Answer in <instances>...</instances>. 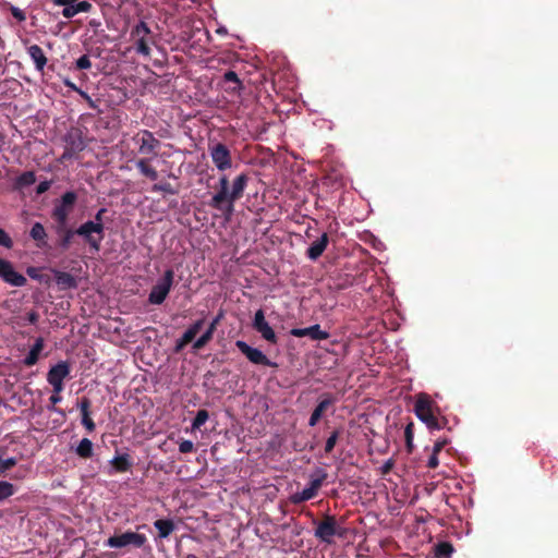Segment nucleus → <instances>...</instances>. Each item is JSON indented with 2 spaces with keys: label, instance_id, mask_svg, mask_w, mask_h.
<instances>
[{
  "label": "nucleus",
  "instance_id": "obj_1",
  "mask_svg": "<svg viewBox=\"0 0 558 558\" xmlns=\"http://www.w3.org/2000/svg\"><path fill=\"white\" fill-rule=\"evenodd\" d=\"M248 180V174L242 172L230 184L226 174L220 175L217 184L214 186L216 192L208 202V206L220 211L223 218L229 221L234 213L235 203L244 195Z\"/></svg>",
  "mask_w": 558,
  "mask_h": 558
},
{
  "label": "nucleus",
  "instance_id": "obj_2",
  "mask_svg": "<svg viewBox=\"0 0 558 558\" xmlns=\"http://www.w3.org/2000/svg\"><path fill=\"white\" fill-rule=\"evenodd\" d=\"M52 229L58 235L57 247L63 252L70 248L75 235L82 236L93 251H99V238L92 239V232L100 230L99 226L97 225H93L92 222H84L76 229L69 227V225L52 227Z\"/></svg>",
  "mask_w": 558,
  "mask_h": 558
},
{
  "label": "nucleus",
  "instance_id": "obj_3",
  "mask_svg": "<svg viewBox=\"0 0 558 558\" xmlns=\"http://www.w3.org/2000/svg\"><path fill=\"white\" fill-rule=\"evenodd\" d=\"M415 415L426 424L429 429L439 430L445 427L446 418L439 421L434 414V402L426 393H420L414 404Z\"/></svg>",
  "mask_w": 558,
  "mask_h": 558
},
{
  "label": "nucleus",
  "instance_id": "obj_4",
  "mask_svg": "<svg viewBox=\"0 0 558 558\" xmlns=\"http://www.w3.org/2000/svg\"><path fill=\"white\" fill-rule=\"evenodd\" d=\"M130 39L138 54L150 56L151 45H155V36L145 21L141 20L132 27Z\"/></svg>",
  "mask_w": 558,
  "mask_h": 558
},
{
  "label": "nucleus",
  "instance_id": "obj_5",
  "mask_svg": "<svg viewBox=\"0 0 558 558\" xmlns=\"http://www.w3.org/2000/svg\"><path fill=\"white\" fill-rule=\"evenodd\" d=\"M347 529L338 524L335 515L324 514L323 519L316 523L314 535L320 542L331 544L333 537H344Z\"/></svg>",
  "mask_w": 558,
  "mask_h": 558
},
{
  "label": "nucleus",
  "instance_id": "obj_6",
  "mask_svg": "<svg viewBox=\"0 0 558 558\" xmlns=\"http://www.w3.org/2000/svg\"><path fill=\"white\" fill-rule=\"evenodd\" d=\"M64 150L60 157V161H68L76 158L86 147L83 132L78 128H71L63 136Z\"/></svg>",
  "mask_w": 558,
  "mask_h": 558
},
{
  "label": "nucleus",
  "instance_id": "obj_7",
  "mask_svg": "<svg viewBox=\"0 0 558 558\" xmlns=\"http://www.w3.org/2000/svg\"><path fill=\"white\" fill-rule=\"evenodd\" d=\"M76 199L77 195L73 191H68L61 196L60 202L54 205L51 211V218L54 221L52 227L68 225L69 216L73 210Z\"/></svg>",
  "mask_w": 558,
  "mask_h": 558
},
{
  "label": "nucleus",
  "instance_id": "obj_8",
  "mask_svg": "<svg viewBox=\"0 0 558 558\" xmlns=\"http://www.w3.org/2000/svg\"><path fill=\"white\" fill-rule=\"evenodd\" d=\"M173 280L174 271L172 269H167L163 272L161 279H159L157 283L151 288L148 295V302L154 305L162 304L172 288Z\"/></svg>",
  "mask_w": 558,
  "mask_h": 558
},
{
  "label": "nucleus",
  "instance_id": "obj_9",
  "mask_svg": "<svg viewBox=\"0 0 558 558\" xmlns=\"http://www.w3.org/2000/svg\"><path fill=\"white\" fill-rule=\"evenodd\" d=\"M146 542L147 538L144 534L126 531L120 535L110 536L106 541V546L110 548H122L132 545L135 548H141Z\"/></svg>",
  "mask_w": 558,
  "mask_h": 558
},
{
  "label": "nucleus",
  "instance_id": "obj_10",
  "mask_svg": "<svg viewBox=\"0 0 558 558\" xmlns=\"http://www.w3.org/2000/svg\"><path fill=\"white\" fill-rule=\"evenodd\" d=\"M133 141L138 145V154L141 155H158L157 150L161 143L155 137L154 133L148 130H141L133 136Z\"/></svg>",
  "mask_w": 558,
  "mask_h": 558
},
{
  "label": "nucleus",
  "instance_id": "obj_11",
  "mask_svg": "<svg viewBox=\"0 0 558 558\" xmlns=\"http://www.w3.org/2000/svg\"><path fill=\"white\" fill-rule=\"evenodd\" d=\"M70 372L71 365L68 361H60L49 369L47 381L52 386L53 392H62L64 388L63 380L70 375Z\"/></svg>",
  "mask_w": 558,
  "mask_h": 558
},
{
  "label": "nucleus",
  "instance_id": "obj_12",
  "mask_svg": "<svg viewBox=\"0 0 558 558\" xmlns=\"http://www.w3.org/2000/svg\"><path fill=\"white\" fill-rule=\"evenodd\" d=\"M209 155L219 171L223 172L232 167V156L227 145L222 143L210 145Z\"/></svg>",
  "mask_w": 558,
  "mask_h": 558
},
{
  "label": "nucleus",
  "instance_id": "obj_13",
  "mask_svg": "<svg viewBox=\"0 0 558 558\" xmlns=\"http://www.w3.org/2000/svg\"><path fill=\"white\" fill-rule=\"evenodd\" d=\"M235 347L245 357L255 365L277 367L278 364L270 361L259 349L248 345L243 340H238Z\"/></svg>",
  "mask_w": 558,
  "mask_h": 558
},
{
  "label": "nucleus",
  "instance_id": "obj_14",
  "mask_svg": "<svg viewBox=\"0 0 558 558\" xmlns=\"http://www.w3.org/2000/svg\"><path fill=\"white\" fill-rule=\"evenodd\" d=\"M0 279L12 287H24L27 282L26 278L15 271L11 262L0 258Z\"/></svg>",
  "mask_w": 558,
  "mask_h": 558
},
{
  "label": "nucleus",
  "instance_id": "obj_15",
  "mask_svg": "<svg viewBox=\"0 0 558 558\" xmlns=\"http://www.w3.org/2000/svg\"><path fill=\"white\" fill-rule=\"evenodd\" d=\"M253 328L262 335V337L270 342L276 344L278 342V337L274 329L269 326V324L265 319V314L263 310L256 311L253 319Z\"/></svg>",
  "mask_w": 558,
  "mask_h": 558
},
{
  "label": "nucleus",
  "instance_id": "obj_16",
  "mask_svg": "<svg viewBox=\"0 0 558 558\" xmlns=\"http://www.w3.org/2000/svg\"><path fill=\"white\" fill-rule=\"evenodd\" d=\"M337 402V398L330 393L322 395L317 405L314 408L308 426L314 427L322 420L326 411Z\"/></svg>",
  "mask_w": 558,
  "mask_h": 558
},
{
  "label": "nucleus",
  "instance_id": "obj_17",
  "mask_svg": "<svg viewBox=\"0 0 558 558\" xmlns=\"http://www.w3.org/2000/svg\"><path fill=\"white\" fill-rule=\"evenodd\" d=\"M204 325V319H198L194 324H192L185 332L182 335L180 339L177 340L174 351L177 353L181 352L185 345H187L190 342H192L196 335L201 331L202 327Z\"/></svg>",
  "mask_w": 558,
  "mask_h": 558
},
{
  "label": "nucleus",
  "instance_id": "obj_18",
  "mask_svg": "<svg viewBox=\"0 0 558 558\" xmlns=\"http://www.w3.org/2000/svg\"><path fill=\"white\" fill-rule=\"evenodd\" d=\"M290 332L294 337H310L312 340H326L329 338V333L325 330H322L318 324L306 328H293Z\"/></svg>",
  "mask_w": 558,
  "mask_h": 558
},
{
  "label": "nucleus",
  "instance_id": "obj_19",
  "mask_svg": "<svg viewBox=\"0 0 558 558\" xmlns=\"http://www.w3.org/2000/svg\"><path fill=\"white\" fill-rule=\"evenodd\" d=\"M92 401L87 397H82L77 403V408L81 412V423L88 433H93L96 429V424L90 416Z\"/></svg>",
  "mask_w": 558,
  "mask_h": 558
},
{
  "label": "nucleus",
  "instance_id": "obj_20",
  "mask_svg": "<svg viewBox=\"0 0 558 558\" xmlns=\"http://www.w3.org/2000/svg\"><path fill=\"white\" fill-rule=\"evenodd\" d=\"M223 316V311H219L217 316L209 324L207 330L193 343V349L199 350L204 348L213 339L214 332L217 329V326L219 325Z\"/></svg>",
  "mask_w": 558,
  "mask_h": 558
},
{
  "label": "nucleus",
  "instance_id": "obj_21",
  "mask_svg": "<svg viewBox=\"0 0 558 558\" xmlns=\"http://www.w3.org/2000/svg\"><path fill=\"white\" fill-rule=\"evenodd\" d=\"M29 236L32 240L35 241L36 246L40 250H45L49 246L48 244V234L46 232V229L43 223L35 222L31 230H29Z\"/></svg>",
  "mask_w": 558,
  "mask_h": 558
},
{
  "label": "nucleus",
  "instance_id": "obj_22",
  "mask_svg": "<svg viewBox=\"0 0 558 558\" xmlns=\"http://www.w3.org/2000/svg\"><path fill=\"white\" fill-rule=\"evenodd\" d=\"M27 53L33 60L35 64V69L38 72H44L45 66L47 65L48 59L43 50V48L36 44L27 47Z\"/></svg>",
  "mask_w": 558,
  "mask_h": 558
},
{
  "label": "nucleus",
  "instance_id": "obj_23",
  "mask_svg": "<svg viewBox=\"0 0 558 558\" xmlns=\"http://www.w3.org/2000/svg\"><path fill=\"white\" fill-rule=\"evenodd\" d=\"M223 83L227 84L225 90L232 95H240L241 90L244 87L238 74L231 70L227 71L223 74Z\"/></svg>",
  "mask_w": 558,
  "mask_h": 558
},
{
  "label": "nucleus",
  "instance_id": "obj_24",
  "mask_svg": "<svg viewBox=\"0 0 558 558\" xmlns=\"http://www.w3.org/2000/svg\"><path fill=\"white\" fill-rule=\"evenodd\" d=\"M329 243V238L327 233H323L320 238L315 240L310 247L306 251V256L312 259L316 260L318 257H320L326 250L327 245Z\"/></svg>",
  "mask_w": 558,
  "mask_h": 558
},
{
  "label": "nucleus",
  "instance_id": "obj_25",
  "mask_svg": "<svg viewBox=\"0 0 558 558\" xmlns=\"http://www.w3.org/2000/svg\"><path fill=\"white\" fill-rule=\"evenodd\" d=\"M54 279L61 290L75 289L77 287V280L69 272L56 271Z\"/></svg>",
  "mask_w": 558,
  "mask_h": 558
},
{
  "label": "nucleus",
  "instance_id": "obj_26",
  "mask_svg": "<svg viewBox=\"0 0 558 558\" xmlns=\"http://www.w3.org/2000/svg\"><path fill=\"white\" fill-rule=\"evenodd\" d=\"M110 464L118 473H125L131 470L133 462L129 453L118 454L113 457Z\"/></svg>",
  "mask_w": 558,
  "mask_h": 558
},
{
  "label": "nucleus",
  "instance_id": "obj_27",
  "mask_svg": "<svg viewBox=\"0 0 558 558\" xmlns=\"http://www.w3.org/2000/svg\"><path fill=\"white\" fill-rule=\"evenodd\" d=\"M136 169L140 173L153 181L158 179L157 170L150 165V159L141 158L135 162Z\"/></svg>",
  "mask_w": 558,
  "mask_h": 558
},
{
  "label": "nucleus",
  "instance_id": "obj_28",
  "mask_svg": "<svg viewBox=\"0 0 558 558\" xmlns=\"http://www.w3.org/2000/svg\"><path fill=\"white\" fill-rule=\"evenodd\" d=\"M154 526L158 531L159 538H167L175 530V524L171 519H158L154 522Z\"/></svg>",
  "mask_w": 558,
  "mask_h": 558
},
{
  "label": "nucleus",
  "instance_id": "obj_29",
  "mask_svg": "<svg viewBox=\"0 0 558 558\" xmlns=\"http://www.w3.org/2000/svg\"><path fill=\"white\" fill-rule=\"evenodd\" d=\"M106 211H107L106 208H100L95 215V220L87 221V222H92L93 225H97L100 228V230L92 232V239L99 238V246L101 245V241L104 240V236H105V226L102 222V217Z\"/></svg>",
  "mask_w": 558,
  "mask_h": 558
},
{
  "label": "nucleus",
  "instance_id": "obj_30",
  "mask_svg": "<svg viewBox=\"0 0 558 558\" xmlns=\"http://www.w3.org/2000/svg\"><path fill=\"white\" fill-rule=\"evenodd\" d=\"M317 496V493L310 486L304 488L302 492L294 493L290 496V501L293 505H300L307 500H311Z\"/></svg>",
  "mask_w": 558,
  "mask_h": 558
},
{
  "label": "nucleus",
  "instance_id": "obj_31",
  "mask_svg": "<svg viewBox=\"0 0 558 558\" xmlns=\"http://www.w3.org/2000/svg\"><path fill=\"white\" fill-rule=\"evenodd\" d=\"M93 442L88 438H83L77 445L75 452L82 459H89L93 457Z\"/></svg>",
  "mask_w": 558,
  "mask_h": 558
},
{
  "label": "nucleus",
  "instance_id": "obj_32",
  "mask_svg": "<svg viewBox=\"0 0 558 558\" xmlns=\"http://www.w3.org/2000/svg\"><path fill=\"white\" fill-rule=\"evenodd\" d=\"M328 474L324 469H317L315 474L311 475L310 487L318 494Z\"/></svg>",
  "mask_w": 558,
  "mask_h": 558
},
{
  "label": "nucleus",
  "instance_id": "obj_33",
  "mask_svg": "<svg viewBox=\"0 0 558 558\" xmlns=\"http://www.w3.org/2000/svg\"><path fill=\"white\" fill-rule=\"evenodd\" d=\"M454 548L449 542H440L434 547L435 558H449Z\"/></svg>",
  "mask_w": 558,
  "mask_h": 558
},
{
  "label": "nucleus",
  "instance_id": "obj_34",
  "mask_svg": "<svg viewBox=\"0 0 558 558\" xmlns=\"http://www.w3.org/2000/svg\"><path fill=\"white\" fill-rule=\"evenodd\" d=\"M36 182V174L34 171H25L20 174L15 180V187L23 189Z\"/></svg>",
  "mask_w": 558,
  "mask_h": 558
},
{
  "label": "nucleus",
  "instance_id": "obj_35",
  "mask_svg": "<svg viewBox=\"0 0 558 558\" xmlns=\"http://www.w3.org/2000/svg\"><path fill=\"white\" fill-rule=\"evenodd\" d=\"M341 434H342L341 428H336L331 432L330 436L327 438L326 444H325V453L328 454V453L332 452Z\"/></svg>",
  "mask_w": 558,
  "mask_h": 558
},
{
  "label": "nucleus",
  "instance_id": "obj_36",
  "mask_svg": "<svg viewBox=\"0 0 558 558\" xmlns=\"http://www.w3.org/2000/svg\"><path fill=\"white\" fill-rule=\"evenodd\" d=\"M153 192H162L165 194L175 195L179 193V189L173 187L168 182L156 183L151 186Z\"/></svg>",
  "mask_w": 558,
  "mask_h": 558
},
{
  "label": "nucleus",
  "instance_id": "obj_37",
  "mask_svg": "<svg viewBox=\"0 0 558 558\" xmlns=\"http://www.w3.org/2000/svg\"><path fill=\"white\" fill-rule=\"evenodd\" d=\"M209 414L207 410H198L193 422L192 427L194 429H199L208 420Z\"/></svg>",
  "mask_w": 558,
  "mask_h": 558
},
{
  "label": "nucleus",
  "instance_id": "obj_38",
  "mask_svg": "<svg viewBox=\"0 0 558 558\" xmlns=\"http://www.w3.org/2000/svg\"><path fill=\"white\" fill-rule=\"evenodd\" d=\"M14 493L15 488L13 484L5 481H0V502L11 497Z\"/></svg>",
  "mask_w": 558,
  "mask_h": 558
},
{
  "label": "nucleus",
  "instance_id": "obj_39",
  "mask_svg": "<svg viewBox=\"0 0 558 558\" xmlns=\"http://www.w3.org/2000/svg\"><path fill=\"white\" fill-rule=\"evenodd\" d=\"M413 428H414V424L411 422L405 426V429H404L405 444H407V448H408L409 452H411L413 449V438H414Z\"/></svg>",
  "mask_w": 558,
  "mask_h": 558
},
{
  "label": "nucleus",
  "instance_id": "obj_40",
  "mask_svg": "<svg viewBox=\"0 0 558 558\" xmlns=\"http://www.w3.org/2000/svg\"><path fill=\"white\" fill-rule=\"evenodd\" d=\"M90 68H92V62L87 54L81 56L75 62L76 70H88Z\"/></svg>",
  "mask_w": 558,
  "mask_h": 558
},
{
  "label": "nucleus",
  "instance_id": "obj_41",
  "mask_svg": "<svg viewBox=\"0 0 558 558\" xmlns=\"http://www.w3.org/2000/svg\"><path fill=\"white\" fill-rule=\"evenodd\" d=\"M39 355H40V353L31 349L28 354L25 356V359L23 361L24 365L28 366V367L35 365L39 360Z\"/></svg>",
  "mask_w": 558,
  "mask_h": 558
},
{
  "label": "nucleus",
  "instance_id": "obj_42",
  "mask_svg": "<svg viewBox=\"0 0 558 558\" xmlns=\"http://www.w3.org/2000/svg\"><path fill=\"white\" fill-rule=\"evenodd\" d=\"M0 246L5 248H12L13 246L12 239L3 229H0Z\"/></svg>",
  "mask_w": 558,
  "mask_h": 558
},
{
  "label": "nucleus",
  "instance_id": "obj_43",
  "mask_svg": "<svg viewBox=\"0 0 558 558\" xmlns=\"http://www.w3.org/2000/svg\"><path fill=\"white\" fill-rule=\"evenodd\" d=\"M17 463V460L15 458H8L5 460L0 459V472H5L13 466H15Z\"/></svg>",
  "mask_w": 558,
  "mask_h": 558
},
{
  "label": "nucleus",
  "instance_id": "obj_44",
  "mask_svg": "<svg viewBox=\"0 0 558 558\" xmlns=\"http://www.w3.org/2000/svg\"><path fill=\"white\" fill-rule=\"evenodd\" d=\"M193 449H194V444L191 440H182L179 444V451L181 453H190L193 451Z\"/></svg>",
  "mask_w": 558,
  "mask_h": 558
},
{
  "label": "nucleus",
  "instance_id": "obj_45",
  "mask_svg": "<svg viewBox=\"0 0 558 558\" xmlns=\"http://www.w3.org/2000/svg\"><path fill=\"white\" fill-rule=\"evenodd\" d=\"M10 12L13 15L14 19H16L19 22H24L26 20V14L21 9L11 5Z\"/></svg>",
  "mask_w": 558,
  "mask_h": 558
},
{
  "label": "nucleus",
  "instance_id": "obj_46",
  "mask_svg": "<svg viewBox=\"0 0 558 558\" xmlns=\"http://www.w3.org/2000/svg\"><path fill=\"white\" fill-rule=\"evenodd\" d=\"M74 5L77 14L81 12H89L92 9V4L86 0L80 1L77 3L74 2Z\"/></svg>",
  "mask_w": 558,
  "mask_h": 558
},
{
  "label": "nucleus",
  "instance_id": "obj_47",
  "mask_svg": "<svg viewBox=\"0 0 558 558\" xmlns=\"http://www.w3.org/2000/svg\"><path fill=\"white\" fill-rule=\"evenodd\" d=\"M63 7H64V9L62 10V15L65 19H72L73 16H75L77 14L76 10H75L74 3L68 4V5H63Z\"/></svg>",
  "mask_w": 558,
  "mask_h": 558
},
{
  "label": "nucleus",
  "instance_id": "obj_48",
  "mask_svg": "<svg viewBox=\"0 0 558 558\" xmlns=\"http://www.w3.org/2000/svg\"><path fill=\"white\" fill-rule=\"evenodd\" d=\"M393 465H395V461L392 459H388L387 461H385L383 463V465L380 466L381 475L389 474L391 472V470L393 469Z\"/></svg>",
  "mask_w": 558,
  "mask_h": 558
},
{
  "label": "nucleus",
  "instance_id": "obj_49",
  "mask_svg": "<svg viewBox=\"0 0 558 558\" xmlns=\"http://www.w3.org/2000/svg\"><path fill=\"white\" fill-rule=\"evenodd\" d=\"M62 400L60 393L53 392L52 396L49 398V401L51 403V407H49L50 411L61 412L58 410L54 405L59 403Z\"/></svg>",
  "mask_w": 558,
  "mask_h": 558
},
{
  "label": "nucleus",
  "instance_id": "obj_50",
  "mask_svg": "<svg viewBox=\"0 0 558 558\" xmlns=\"http://www.w3.org/2000/svg\"><path fill=\"white\" fill-rule=\"evenodd\" d=\"M51 186V181H48V180H45V181H41L37 187H36V193L38 195H41L44 193H46Z\"/></svg>",
  "mask_w": 558,
  "mask_h": 558
},
{
  "label": "nucleus",
  "instance_id": "obj_51",
  "mask_svg": "<svg viewBox=\"0 0 558 558\" xmlns=\"http://www.w3.org/2000/svg\"><path fill=\"white\" fill-rule=\"evenodd\" d=\"M448 442L449 440L447 438L438 439L433 448L434 453H439Z\"/></svg>",
  "mask_w": 558,
  "mask_h": 558
},
{
  "label": "nucleus",
  "instance_id": "obj_52",
  "mask_svg": "<svg viewBox=\"0 0 558 558\" xmlns=\"http://www.w3.org/2000/svg\"><path fill=\"white\" fill-rule=\"evenodd\" d=\"M439 464L438 461V453H432L427 461V468L429 469H436Z\"/></svg>",
  "mask_w": 558,
  "mask_h": 558
},
{
  "label": "nucleus",
  "instance_id": "obj_53",
  "mask_svg": "<svg viewBox=\"0 0 558 558\" xmlns=\"http://www.w3.org/2000/svg\"><path fill=\"white\" fill-rule=\"evenodd\" d=\"M44 347H45V341L41 337H39L35 340V343L33 344L32 349L34 351H37L38 353H41Z\"/></svg>",
  "mask_w": 558,
  "mask_h": 558
},
{
  "label": "nucleus",
  "instance_id": "obj_54",
  "mask_svg": "<svg viewBox=\"0 0 558 558\" xmlns=\"http://www.w3.org/2000/svg\"><path fill=\"white\" fill-rule=\"evenodd\" d=\"M38 319H39V315H38V313H37V312L32 311V312H29V313L27 314V320H28L31 324H36V323L38 322Z\"/></svg>",
  "mask_w": 558,
  "mask_h": 558
},
{
  "label": "nucleus",
  "instance_id": "obj_55",
  "mask_svg": "<svg viewBox=\"0 0 558 558\" xmlns=\"http://www.w3.org/2000/svg\"><path fill=\"white\" fill-rule=\"evenodd\" d=\"M77 94H78L83 99H85V100L89 104V106H90V107H94V102H93V100H92L90 96H89L86 92H84V90L80 89Z\"/></svg>",
  "mask_w": 558,
  "mask_h": 558
},
{
  "label": "nucleus",
  "instance_id": "obj_56",
  "mask_svg": "<svg viewBox=\"0 0 558 558\" xmlns=\"http://www.w3.org/2000/svg\"><path fill=\"white\" fill-rule=\"evenodd\" d=\"M76 0H53L56 5H68L74 3Z\"/></svg>",
  "mask_w": 558,
  "mask_h": 558
},
{
  "label": "nucleus",
  "instance_id": "obj_57",
  "mask_svg": "<svg viewBox=\"0 0 558 558\" xmlns=\"http://www.w3.org/2000/svg\"><path fill=\"white\" fill-rule=\"evenodd\" d=\"M64 85H65L66 87L71 88L72 90L76 92V93H78V90L81 89V88H78L74 83H72V82H71V81H69V80H65V81H64Z\"/></svg>",
  "mask_w": 558,
  "mask_h": 558
},
{
  "label": "nucleus",
  "instance_id": "obj_58",
  "mask_svg": "<svg viewBox=\"0 0 558 558\" xmlns=\"http://www.w3.org/2000/svg\"><path fill=\"white\" fill-rule=\"evenodd\" d=\"M35 271H36V270H35V268L29 267V268L27 269V275H28L29 277H32V278H35V277H36Z\"/></svg>",
  "mask_w": 558,
  "mask_h": 558
}]
</instances>
